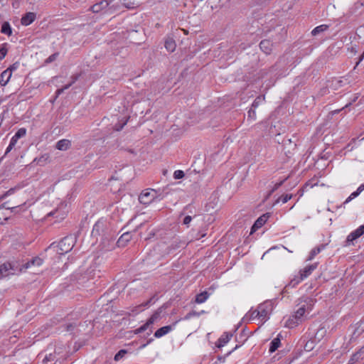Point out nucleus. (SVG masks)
<instances>
[{"instance_id": "1", "label": "nucleus", "mask_w": 364, "mask_h": 364, "mask_svg": "<svg viewBox=\"0 0 364 364\" xmlns=\"http://www.w3.org/2000/svg\"><path fill=\"white\" fill-rule=\"evenodd\" d=\"M43 208L48 212L47 215L54 217L57 220L64 219L68 212V203L66 200H60L55 196H49L43 203Z\"/></svg>"}, {"instance_id": "2", "label": "nucleus", "mask_w": 364, "mask_h": 364, "mask_svg": "<svg viewBox=\"0 0 364 364\" xmlns=\"http://www.w3.org/2000/svg\"><path fill=\"white\" fill-rule=\"evenodd\" d=\"M76 242L75 237L68 235L63 238L57 245L51 244L49 247L50 250L56 252L59 255H64L69 252L75 246Z\"/></svg>"}, {"instance_id": "3", "label": "nucleus", "mask_w": 364, "mask_h": 364, "mask_svg": "<svg viewBox=\"0 0 364 364\" xmlns=\"http://www.w3.org/2000/svg\"><path fill=\"white\" fill-rule=\"evenodd\" d=\"M272 311L271 301H265L259 304L257 309L251 313L250 318L259 321V323L263 324L268 318L269 314Z\"/></svg>"}, {"instance_id": "4", "label": "nucleus", "mask_w": 364, "mask_h": 364, "mask_svg": "<svg viewBox=\"0 0 364 364\" xmlns=\"http://www.w3.org/2000/svg\"><path fill=\"white\" fill-rule=\"evenodd\" d=\"M318 263H314L313 264L306 266L303 269H301L299 272V275L294 277L289 283V285H291L292 287H295L297 284H299L300 282L304 280L305 278H306L308 276H309L312 272L316 269L317 267Z\"/></svg>"}, {"instance_id": "5", "label": "nucleus", "mask_w": 364, "mask_h": 364, "mask_svg": "<svg viewBox=\"0 0 364 364\" xmlns=\"http://www.w3.org/2000/svg\"><path fill=\"white\" fill-rule=\"evenodd\" d=\"M306 311L305 305H302L299 307L295 314L289 318L286 322V326L288 328H293L299 323L301 321L302 316H304Z\"/></svg>"}, {"instance_id": "6", "label": "nucleus", "mask_w": 364, "mask_h": 364, "mask_svg": "<svg viewBox=\"0 0 364 364\" xmlns=\"http://www.w3.org/2000/svg\"><path fill=\"white\" fill-rule=\"evenodd\" d=\"M157 197V193L154 189H146L139 196V200L144 205L150 204Z\"/></svg>"}, {"instance_id": "7", "label": "nucleus", "mask_w": 364, "mask_h": 364, "mask_svg": "<svg viewBox=\"0 0 364 364\" xmlns=\"http://www.w3.org/2000/svg\"><path fill=\"white\" fill-rule=\"evenodd\" d=\"M42 264L43 260L39 257H36L23 265L22 267L19 269V271L22 272L23 269H28L33 267V271L36 273H38L40 272L39 267Z\"/></svg>"}, {"instance_id": "8", "label": "nucleus", "mask_w": 364, "mask_h": 364, "mask_svg": "<svg viewBox=\"0 0 364 364\" xmlns=\"http://www.w3.org/2000/svg\"><path fill=\"white\" fill-rule=\"evenodd\" d=\"M161 313V309H159L151 315V316L149 318V320L146 321L145 324H144L139 329H137V331L141 332L143 331H145L150 325L153 324L159 318Z\"/></svg>"}, {"instance_id": "9", "label": "nucleus", "mask_w": 364, "mask_h": 364, "mask_svg": "<svg viewBox=\"0 0 364 364\" xmlns=\"http://www.w3.org/2000/svg\"><path fill=\"white\" fill-rule=\"evenodd\" d=\"M16 268L14 265H13L10 262H5L0 265V278L8 277L10 274H14V273H11V270H14Z\"/></svg>"}, {"instance_id": "10", "label": "nucleus", "mask_w": 364, "mask_h": 364, "mask_svg": "<svg viewBox=\"0 0 364 364\" xmlns=\"http://www.w3.org/2000/svg\"><path fill=\"white\" fill-rule=\"evenodd\" d=\"M269 217V213H266L260 216L254 223L251 228L250 234H252L254 232H255L257 229L260 228L268 220Z\"/></svg>"}, {"instance_id": "11", "label": "nucleus", "mask_w": 364, "mask_h": 364, "mask_svg": "<svg viewBox=\"0 0 364 364\" xmlns=\"http://www.w3.org/2000/svg\"><path fill=\"white\" fill-rule=\"evenodd\" d=\"M343 82V80L341 79L332 78L327 80L326 88L331 90H338L342 87Z\"/></svg>"}, {"instance_id": "12", "label": "nucleus", "mask_w": 364, "mask_h": 364, "mask_svg": "<svg viewBox=\"0 0 364 364\" xmlns=\"http://www.w3.org/2000/svg\"><path fill=\"white\" fill-rule=\"evenodd\" d=\"M36 18V14L35 13L28 12L22 16L21 19V24L26 26H29L35 21Z\"/></svg>"}, {"instance_id": "13", "label": "nucleus", "mask_w": 364, "mask_h": 364, "mask_svg": "<svg viewBox=\"0 0 364 364\" xmlns=\"http://www.w3.org/2000/svg\"><path fill=\"white\" fill-rule=\"evenodd\" d=\"M364 234V225L352 232L347 237V242H353Z\"/></svg>"}, {"instance_id": "14", "label": "nucleus", "mask_w": 364, "mask_h": 364, "mask_svg": "<svg viewBox=\"0 0 364 364\" xmlns=\"http://www.w3.org/2000/svg\"><path fill=\"white\" fill-rule=\"evenodd\" d=\"M71 146V141L68 139H63L58 141L55 145V148L60 151H66Z\"/></svg>"}, {"instance_id": "15", "label": "nucleus", "mask_w": 364, "mask_h": 364, "mask_svg": "<svg viewBox=\"0 0 364 364\" xmlns=\"http://www.w3.org/2000/svg\"><path fill=\"white\" fill-rule=\"evenodd\" d=\"M232 336V333H225L221 337L218 339L216 346L218 348H222L224 346L231 338Z\"/></svg>"}, {"instance_id": "16", "label": "nucleus", "mask_w": 364, "mask_h": 364, "mask_svg": "<svg viewBox=\"0 0 364 364\" xmlns=\"http://www.w3.org/2000/svg\"><path fill=\"white\" fill-rule=\"evenodd\" d=\"M109 5L107 1L103 0L97 4H95L91 7V10L94 13H98L104 9H106Z\"/></svg>"}, {"instance_id": "17", "label": "nucleus", "mask_w": 364, "mask_h": 364, "mask_svg": "<svg viewBox=\"0 0 364 364\" xmlns=\"http://www.w3.org/2000/svg\"><path fill=\"white\" fill-rule=\"evenodd\" d=\"M164 46L168 52L172 53L176 50V44L172 38L168 37L165 40Z\"/></svg>"}, {"instance_id": "18", "label": "nucleus", "mask_w": 364, "mask_h": 364, "mask_svg": "<svg viewBox=\"0 0 364 364\" xmlns=\"http://www.w3.org/2000/svg\"><path fill=\"white\" fill-rule=\"evenodd\" d=\"M364 358V346L351 357L350 362L353 364Z\"/></svg>"}, {"instance_id": "19", "label": "nucleus", "mask_w": 364, "mask_h": 364, "mask_svg": "<svg viewBox=\"0 0 364 364\" xmlns=\"http://www.w3.org/2000/svg\"><path fill=\"white\" fill-rule=\"evenodd\" d=\"M132 237L129 232L124 233L118 240L117 245L119 247H124L131 240Z\"/></svg>"}, {"instance_id": "20", "label": "nucleus", "mask_w": 364, "mask_h": 364, "mask_svg": "<svg viewBox=\"0 0 364 364\" xmlns=\"http://www.w3.org/2000/svg\"><path fill=\"white\" fill-rule=\"evenodd\" d=\"M363 333H364V320L363 321H361L360 323H357V326L355 327V328L353 333L352 337L353 338H357Z\"/></svg>"}, {"instance_id": "21", "label": "nucleus", "mask_w": 364, "mask_h": 364, "mask_svg": "<svg viewBox=\"0 0 364 364\" xmlns=\"http://www.w3.org/2000/svg\"><path fill=\"white\" fill-rule=\"evenodd\" d=\"M271 42L268 40H263L259 43L260 49L266 54H269L271 51Z\"/></svg>"}, {"instance_id": "22", "label": "nucleus", "mask_w": 364, "mask_h": 364, "mask_svg": "<svg viewBox=\"0 0 364 364\" xmlns=\"http://www.w3.org/2000/svg\"><path fill=\"white\" fill-rule=\"evenodd\" d=\"M172 329L171 326H166L164 327H161L159 328L154 333V336L156 338H160L166 333H168L169 331H171Z\"/></svg>"}, {"instance_id": "23", "label": "nucleus", "mask_w": 364, "mask_h": 364, "mask_svg": "<svg viewBox=\"0 0 364 364\" xmlns=\"http://www.w3.org/2000/svg\"><path fill=\"white\" fill-rule=\"evenodd\" d=\"M11 75L9 70H4L0 75V84L1 85H6L9 81Z\"/></svg>"}, {"instance_id": "24", "label": "nucleus", "mask_w": 364, "mask_h": 364, "mask_svg": "<svg viewBox=\"0 0 364 364\" xmlns=\"http://www.w3.org/2000/svg\"><path fill=\"white\" fill-rule=\"evenodd\" d=\"M328 28V26L326 24L318 26L311 31V34L312 36H316L319 33L326 31Z\"/></svg>"}, {"instance_id": "25", "label": "nucleus", "mask_w": 364, "mask_h": 364, "mask_svg": "<svg viewBox=\"0 0 364 364\" xmlns=\"http://www.w3.org/2000/svg\"><path fill=\"white\" fill-rule=\"evenodd\" d=\"M1 32L4 34H6L9 36H11L12 34V28L11 27V25L9 22H4L1 26Z\"/></svg>"}, {"instance_id": "26", "label": "nucleus", "mask_w": 364, "mask_h": 364, "mask_svg": "<svg viewBox=\"0 0 364 364\" xmlns=\"http://www.w3.org/2000/svg\"><path fill=\"white\" fill-rule=\"evenodd\" d=\"M209 294L207 291H203L199 294H198L196 297V302L198 304L203 303L208 298Z\"/></svg>"}, {"instance_id": "27", "label": "nucleus", "mask_w": 364, "mask_h": 364, "mask_svg": "<svg viewBox=\"0 0 364 364\" xmlns=\"http://www.w3.org/2000/svg\"><path fill=\"white\" fill-rule=\"evenodd\" d=\"M279 344H280V339L279 338H274L271 343L269 351L271 353L274 352L279 348Z\"/></svg>"}, {"instance_id": "28", "label": "nucleus", "mask_w": 364, "mask_h": 364, "mask_svg": "<svg viewBox=\"0 0 364 364\" xmlns=\"http://www.w3.org/2000/svg\"><path fill=\"white\" fill-rule=\"evenodd\" d=\"M321 250V247H315L314 248L311 252H310V255L308 257V259H306V261H311L314 259V257L317 255L318 254Z\"/></svg>"}, {"instance_id": "29", "label": "nucleus", "mask_w": 364, "mask_h": 364, "mask_svg": "<svg viewBox=\"0 0 364 364\" xmlns=\"http://www.w3.org/2000/svg\"><path fill=\"white\" fill-rule=\"evenodd\" d=\"M6 43H4L1 46V48H0V60H3L6 54H7V52H8V49L6 48Z\"/></svg>"}, {"instance_id": "30", "label": "nucleus", "mask_w": 364, "mask_h": 364, "mask_svg": "<svg viewBox=\"0 0 364 364\" xmlns=\"http://www.w3.org/2000/svg\"><path fill=\"white\" fill-rule=\"evenodd\" d=\"M326 331L321 328L317 331L315 335V339H318V341H320L326 334Z\"/></svg>"}, {"instance_id": "31", "label": "nucleus", "mask_w": 364, "mask_h": 364, "mask_svg": "<svg viewBox=\"0 0 364 364\" xmlns=\"http://www.w3.org/2000/svg\"><path fill=\"white\" fill-rule=\"evenodd\" d=\"M26 130L25 128H21L19 129L17 132L15 134V135L14 136L15 139H20L21 137L23 136L26 135Z\"/></svg>"}, {"instance_id": "32", "label": "nucleus", "mask_w": 364, "mask_h": 364, "mask_svg": "<svg viewBox=\"0 0 364 364\" xmlns=\"http://www.w3.org/2000/svg\"><path fill=\"white\" fill-rule=\"evenodd\" d=\"M292 197V195L291 194H286L284 196H282L279 198L277 199L276 203H278L279 200H281L283 203H287L288 200H289Z\"/></svg>"}, {"instance_id": "33", "label": "nucleus", "mask_w": 364, "mask_h": 364, "mask_svg": "<svg viewBox=\"0 0 364 364\" xmlns=\"http://www.w3.org/2000/svg\"><path fill=\"white\" fill-rule=\"evenodd\" d=\"M124 176V171H120L119 173H116L115 176H112L109 181V183H112L113 180H122ZM110 186H112V183H110Z\"/></svg>"}, {"instance_id": "34", "label": "nucleus", "mask_w": 364, "mask_h": 364, "mask_svg": "<svg viewBox=\"0 0 364 364\" xmlns=\"http://www.w3.org/2000/svg\"><path fill=\"white\" fill-rule=\"evenodd\" d=\"M18 139H15V138H14V136H13V137L11 138V141H10V144H9V146H8V147H7V149H6V153H8V152H9V151H10L14 148V146L16 145V142H17V141H18Z\"/></svg>"}, {"instance_id": "35", "label": "nucleus", "mask_w": 364, "mask_h": 364, "mask_svg": "<svg viewBox=\"0 0 364 364\" xmlns=\"http://www.w3.org/2000/svg\"><path fill=\"white\" fill-rule=\"evenodd\" d=\"M20 63L18 62H16L10 65L6 70H9L11 75H12V72L16 70L19 68Z\"/></svg>"}, {"instance_id": "36", "label": "nucleus", "mask_w": 364, "mask_h": 364, "mask_svg": "<svg viewBox=\"0 0 364 364\" xmlns=\"http://www.w3.org/2000/svg\"><path fill=\"white\" fill-rule=\"evenodd\" d=\"M75 80H76V77L73 78V79L72 80V81H70V82H68L67 84H65V85L64 86H63L62 87L58 88V89L57 90V91L63 92V91H65V90H68V89L71 86V85H72L73 83H74V82H75Z\"/></svg>"}, {"instance_id": "37", "label": "nucleus", "mask_w": 364, "mask_h": 364, "mask_svg": "<svg viewBox=\"0 0 364 364\" xmlns=\"http://www.w3.org/2000/svg\"><path fill=\"white\" fill-rule=\"evenodd\" d=\"M127 353L126 350H120L115 355H114V360H119L122 358L124 356V355Z\"/></svg>"}, {"instance_id": "38", "label": "nucleus", "mask_w": 364, "mask_h": 364, "mask_svg": "<svg viewBox=\"0 0 364 364\" xmlns=\"http://www.w3.org/2000/svg\"><path fill=\"white\" fill-rule=\"evenodd\" d=\"M173 177L176 179H180L184 177V173L183 171L177 170L173 173Z\"/></svg>"}, {"instance_id": "39", "label": "nucleus", "mask_w": 364, "mask_h": 364, "mask_svg": "<svg viewBox=\"0 0 364 364\" xmlns=\"http://www.w3.org/2000/svg\"><path fill=\"white\" fill-rule=\"evenodd\" d=\"M58 55V53H54V54H52L51 55H50L46 60V63H50L53 61H54L57 56Z\"/></svg>"}, {"instance_id": "40", "label": "nucleus", "mask_w": 364, "mask_h": 364, "mask_svg": "<svg viewBox=\"0 0 364 364\" xmlns=\"http://www.w3.org/2000/svg\"><path fill=\"white\" fill-rule=\"evenodd\" d=\"M364 190V185H361L358 187V190L352 193L353 196H358Z\"/></svg>"}, {"instance_id": "41", "label": "nucleus", "mask_w": 364, "mask_h": 364, "mask_svg": "<svg viewBox=\"0 0 364 364\" xmlns=\"http://www.w3.org/2000/svg\"><path fill=\"white\" fill-rule=\"evenodd\" d=\"M127 119H126L121 124L119 125H117L116 124L115 127H114V129L116 131H120L121 129H122V128L124 127V126L127 124Z\"/></svg>"}, {"instance_id": "42", "label": "nucleus", "mask_w": 364, "mask_h": 364, "mask_svg": "<svg viewBox=\"0 0 364 364\" xmlns=\"http://www.w3.org/2000/svg\"><path fill=\"white\" fill-rule=\"evenodd\" d=\"M191 220H192V218L189 215H187L184 218L183 223L184 225H187L191 223Z\"/></svg>"}, {"instance_id": "43", "label": "nucleus", "mask_w": 364, "mask_h": 364, "mask_svg": "<svg viewBox=\"0 0 364 364\" xmlns=\"http://www.w3.org/2000/svg\"><path fill=\"white\" fill-rule=\"evenodd\" d=\"M53 355L50 353L49 355H46L44 358V361H51L53 360Z\"/></svg>"}, {"instance_id": "44", "label": "nucleus", "mask_w": 364, "mask_h": 364, "mask_svg": "<svg viewBox=\"0 0 364 364\" xmlns=\"http://www.w3.org/2000/svg\"><path fill=\"white\" fill-rule=\"evenodd\" d=\"M262 98V100H264V96H259L255 101V102L253 103V106H257V105L258 104L259 101L261 100Z\"/></svg>"}, {"instance_id": "45", "label": "nucleus", "mask_w": 364, "mask_h": 364, "mask_svg": "<svg viewBox=\"0 0 364 364\" xmlns=\"http://www.w3.org/2000/svg\"><path fill=\"white\" fill-rule=\"evenodd\" d=\"M313 341H311L310 343L308 342L306 346H305V348L308 350H310L311 349H312V347H311V344H312Z\"/></svg>"}, {"instance_id": "46", "label": "nucleus", "mask_w": 364, "mask_h": 364, "mask_svg": "<svg viewBox=\"0 0 364 364\" xmlns=\"http://www.w3.org/2000/svg\"><path fill=\"white\" fill-rule=\"evenodd\" d=\"M99 228H100V223L95 224V225L94 226L93 230H92V233L94 234L95 231H98Z\"/></svg>"}, {"instance_id": "47", "label": "nucleus", "mask_w": 364, "mask_h": 364, "mask_svg": "<svg viewBox=\"0 0 364 364\" xmlns=\"http://www.w3.org/2000/svg\"><path fill=\"white\" fill-rule=\"evenodd\" d=\"M356 196H352V193L350 194V196L346 200L345 203H348L349 201H350L353 198H355Z\"/></svg>"}, {"instance_id": "48", "label": "nucleus", "mask_w": 364, "mask_h": 364, "mask_svg": "<svg viewBox=\"0 0 364 364\" xmlns=\"http://www.w3.org/2000/svg\"><path fill=\"white\" fill-rule=\"evenodd\" d=\"M358 98V94H354L353 97L352 98V101L355 102Z\"/></svg>"}, {"instance_id": "49", "label": "nucleus", "mask_w": 364, "mask_h": 364, "mask_svg": "<svg viewBox=\"0 0 364 364\" xmlns=\"http://www.w3.org/2000/svg\"><path fill=\"white\" fill-rule=\"evenodd\" d=\"M341 109H336V110H334V111H332L330 112V114L333 115L336 113H338Z\"/></svg>"}, {"instance_id": "50", "label": "nucleus", "mask_w": 364, "mask_h": 364, "mask_svg": "<svg viewBox=\"0 0 364 364\" xmlns=\"http://www.w3.org/2000/svg\"><path fill=\"white\" fill-rule=\"evenodd\" d=\"M350 104H351V102H349V103L346 104V107H348V106L349 105H350Z\"/></svg>"}]
</instances>
